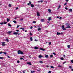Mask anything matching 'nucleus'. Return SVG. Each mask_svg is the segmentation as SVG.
Masks as SVG:
<instances>
[{"mask_svg":"<svg viewBox=\"0 0 73 73\" xmlns=\"http://www.w3.org/2000/svg\"><path fill=\"white\" fill-rule=\"evenodd\" d=\"M18 54H24V53L21 50H19L18 51Z\"/></svg>","mask_w":73,"mask_h":73,"instance_id":"obj_1","label":"nucleus"},{"mask_svg":"<svg viewBox=\"0 0 73 73\" xmlns=\"http://www.w3.org/2000/svg\"><path fill=\"white\" fill-rule=\"evenodd\" d=\"M29 3H30V5H31V8H34L35 6L33 5V4H31V1H29Z\"/></svg>","mask_w":73,"mask_h":73,"instance_id":"obj_2","label":"nucleus"},{"mask_svg":"<svg viewBox=\"0 0 73 73\" xmlns=\"http://www.w3.org/2000/svg\"><path fill=\"white\" fill-rule=\"evenodd\" d=\"M64 25H62V28L63 29V30H66V29L65 28V27H64Z\"/></svg>","mask_w":73,"mask_h":73,"instance_id":"obj_3","label":"nucleus"},{"mask_svg":"<svg viewBox=\"0 0 73 73\" xmlns=\"http://www.w3.org/2000/svg\"><path fill=\"white\" fill-rule=\"evenodd\" d=\"M27 64H28V65H32V64H31V62H27Z\"/></svg>","mask_w":73,"mask_h":73,"instance_id":"obj_4","label":"nucleus"},{"mask_svg":"<svg viewBox=\"0 0 73 73\" xmlns=\"http://www.w3.org/2000/svg\"><path fill=\"white\" fill-rule=\"evenodd\" d=\"M12 32V31H9L7 33H8V34H9V35H10V34H11Z\"/></svg>","mask_w":73,"mask_h":73,"instance_id":"obj_5","label":"nucleus"},{"mask_svg":"<svg viewBox=\"0 0 73 73\" xmlns=\"http://www.w3.org/2000/svg\"><path fill=\"white\" fill-rule=\"evenodd\" d=\"M13 35H17L18 34V33L15 32L13 33Z\"/></svg>","mask_w":73,"mask_h":73,"instance_id":"obj_6","label":"nucleus"},{"mask_svg":"<svg viewBox=\"0 0 73 73\" xmlns=\"http://www.w3.org/2000/svg\"><path fill=\"white\" fill-rule=\"evenodd\" d=\"M40 50H43V51H44L45 50L44 49V48H40Z\"/></svg>","mask_w":73,"mask_h":73,"instance_id":"obj_7","label":"nucleus"},{"mask_svg":"<svg viewBox=\"0 0 73 73\" xmlns=\"http://www.w3.org/2000/svg\"><path fill=\"white\" fill-rule=\"evenodd\" d=\"M65 25H66V26H69L70 25V24L68 23H66L65 24Z\"/></svg>","mask_w":73,"mask_h":73,"instance_id":"obj_8","label":"nucleus"},{"mask_svg":"<svg viewBox=\"0 0 73 73\" xmlns=\"http://www.w3.org/2000/svg\"><path fill=\"white\" fill-rule=\"evenodd\" d=\"M37 14L38 16H40V13H39L37 12Z\"/></svg>","mask_w":73,"mask_h":73,"instance_id":"obj_9","label":"nucleus"},{"mask_svg":"<svg viewBox=\"0 0 73 73\" xmlns=\"http://www.w3.org/2000/svg\"><path fill=\"white\" fill-rule=\"evenodd\" d=\"M38 57L39 58H41L42 57H43V56L41 55H40L38 56Z\"/></svg>","mask_w":73,"mask_h":73,"instance_id":"obj_10","label":"nucleus"},{"mask_svg":"<svg viewBox=\"0 0 73 73\" xmlns=\"http://www.w3.org/2000/svg\"><path fill=\"white\" fill-rule=\"evenodd\" d=\"M7 22H9V20H10V19H9L8 18H7Z\"/></svg>","mask_w":73,"mask_h":73,"instance_id":"obj_11","label":"nucleus"},{"mask_svg":"<svg viewBox=\"0 0 73 73\" xmlns=\"http://www.w3.org/2000/svg\"><path fill=\"white\" fill-rule=\"evenodd\" d=\"M61 35V33H58V32H57V35Z\"/></svg>","mask_w":73,"mask_h":73,"instance_id":"obj_12","label":"nucleus"},{"mask_svg":"<svg viewBox=\"0 0 73 73\" xmlns=\"http://www.w3.org/2000/svg\"><path fill=\"white\" fill-rule=\"evenodd\" d=\"M69 12H72V9H70L69 10Z\"/></svg>","mask_w":73,"mask_h":73,"instance_id":"obj_13","label":"nucleus"},{"mask_svg":"<svg viewBox=\"0 0 73 73\" xmlns=\"http://www.w3.org/2000/svg\"><path fill=\"white\" fill-rule=\"evenodd\" d=\"M30 39L31 40V41H32L33 40V38H32V37H31Z\"/></svg>","mask_w":73,"mask_h":73,"instance_id":"obj_14","label":"nucleus"},{"mask_svg":"<svg viewBox=\"0 0 73 73\" xmlns=\"http://www.w3.org/2000/svg\"><path fill=\"white\" fill-rule=\"evenodd\" d=\"M3 24H6L7 23V22L4 21L3 22Z\"/></svg>","mask_w":73,"mask_h":73,"instance_id":"obj_15","label":"nucleus"},{"mask_svg":"<svg viewBox=\"0 0 73 73\" xmlns=\"http://www.w3.org/2000/svg\"><path fill=\"white\" fill-rule=\"evenodd\" d=\"M51 17H49L48 18V21H50V20H51Z\"/></svg>","mask_w":73,"mask_h":73,"instance_id":"obj_16","label":"nucleus"},{"mask_svg":"<svg viewBox=\"0 0 73 73\" xmlns=\"http://www.w3.org/2000/svg\"><path fill=\"white\" fill-rule=\"evenodd\" d=\"M34 49H38V47L35 46V47Z\"/></svg>","mask_w":73,"mask_h":73,"instance_id":"obj_17","label":"nucleus"},{"mask_svg":"<svg viewBox=\"0 0 73 73\" xmlns=\"http://www.w3.org/2000/svg\"><path fill=\"white\" fill-rule=\"evenodd\" d=\"M42 2H43V1L42 0V1H38V3H42Z\"/></svg>","mask_w":73,"mask_h":73,"instance_id":"obj_18","label":"nucleus"},{"mask_svg":"<svg viewBox=\"0 0 73 73\" xmlns=\"http://www.w3.org/2000/svg\"><path fill=\"white\" fill-rule=\"evenodd\" d=\"M36 21H33V24H36Z\"/></svg>","mask_w":73,"mask_h":73,"instance_id":"obj_19","label":"nucleus"},{"mask_svg":"<svg viewBox=\"0 0 73 73\" xmlns=\"http://www.w3.org/2000/svg\"><path fill=\"white\" fill-rule=\"evenodd\" d=\"M70 26H68L66 27V28H70Z\"/></svg>","mask_w":73,"mask_h":73,"instance_id":"obj_20","label":"nucleus"},{"mask_svg":"<svg viewBox=\"0 0 73 73\" xmlns=\"http://www.w3.org/2000/svg\"><path fill=\"white\" fill-rule=\"evenodd\" d=\"M45 57H46V58H48V55H46V56H45Z\"/></svg>","mask_w":73,"mask_h":73,"instance_id":"obj_21","label":"nucleus"},{"mask_svg":"<svg viewBox=\"0 0 73 73\" xmlns=\"http://www.w3.org/2000/svg\"><path fill=\"white\" fill-rule=\"evenodd\" d=\"M13 23H14L15 24H16V23H17V22L16 21H13Z\"/></svg>","mask_w":73,"mask_h":73,"instance_id":"obj_22","label":"nucleus"},{"mask_svg":"<svg viewBox=\"0 0 73 73\" xmlns=\"http://www.w3.org/2000/svg\"><path fill=\"white\" fill-rule=\"evenodd\" d=\"M41 28H38V31H41Z\"/></svg>","mask_w":73,"mask_h":73,"instance_id":"obj_23","label":"nucleus"},{"mask_svg":"<svg viewBox=\"0 0 73 73\" xmlns=\"http://www.w3.org/2000/svg\"><path fill=\"white\" fill-rule=\"evenodd\" d=\"M67 47L68 48H70V45H68L67 46Z\"/></svg>","mask_w":73,"mask_h":73,"instance_id":"obj_24","label":"nucleus"},{"mask_svg":"<svg viewBox=\"0 0 73 73\" xmlns=\"http://www.w3.org/2000/svg\"><path fill=\"white\" fill-rule=\"evenodd\" d=\"M8 25L9 27H11V25L10 23H8Z\"/></svg>","mask_w":73,"mask_h":73,"instance_id":"obj_25","label":"nucleus"},{"mask_svg":"<svg viewBox=\"0 0 73 73\" xmlns=\"http://www.w3.org/2000/svg\"><path fill=\"white\" fill-rule=\"evenodd\" d=\"M39 62L41 64H42L43 63V62H42V61H40Z\"/></svg>","mask_w":73,"mask_h":73,"instance_id":"obj_26","label":"nucleus"},{"mask_svg":"<svg viewBox=\"0 0 73 73\" xmlns=\"http://www.w3.org/2000/svg\"><path fill=\"white\" fill-rule=\"evenodd\" d=\"M52 54L54 55V56H56V53L55 52H53L52 53Z\"/></svg>","mask_w":73,"mask_h":73,"instance_id":"obj_27","label":"nucleus"},{"mask_svg":"<svg viewBox=\"0 0 73 73\" xmlns=\"http://www.w3.org/2000/svg\"><path fill=\"white\" fill-rule=\"evenodd\" d=\"M48 12H51V10L50 9H49L48 10Z\"/></svg>","mask_w":73,"mask_h":73,"instance_id":"obj_28","label":"nucleus"},{"mask_svg":"<svg viewBox=\"0 0 73 73\" xmlns=\"http://www.w3.org/2000/svg\"><path fill=\"white\" fill-rule=\"evenodd\" d=\"M44 19H41V22H44Z\"/></svg>","mask_w":73,"mask_h":73,"instance_id":"obj_29","label":"nucleus"},{"mask_svg":"<svg viewBox=\"0 0 73 73\" xmlns=\"http://www.w3.org/2000/svg\"><path fill=\"white\" fill-rule=\"evenodd\" d=\"M31 73H35V71H31Z\"/></svg>","mask_w":73,"mask_h":73,"instance_id":"obj_30","label":"nucleus"},{"mask_svg":"<svg viewBox=\"0 0 73 73\" xmlns=\"http://www.w3.org/2000/svg\"><path fill=\"white\" fill-rule=\"evenodd\" d=\"M60 59L61 60H64V58L62 57L60 58Z\"/></svg>","mask_w":73,"mask_h":73,"instance_id":"obj_31","label":"nucleus"},{"mask_svg":"<svg viewBox=\"0 0 73 73\" xmlns=\"http://www.w3.org/2000/svg\"><path fill=\"white\" fill-rule=\"evenodd\" d=\"M53 57V55H50V57H51V58H52V57Z\"/></svg>","mask_w":73,"mask_h":73,"instance_id":"obj_32","label":"nucleus"},{"mask_svg":"<svg viewBox=\"0 0 73 73\" xmlns=\"http://www.w3.org/2000/svg\"><path fill=\"white\" fill-rule=\"evenodd\" d=\"M30 36H32V35H33V34H32V33H30Z\"/></svg>","mask_w":73,"mask_h":73,"instance_id":"obj_33","label":"nucleus"},{"mask_svg":"<svg viewBox=\"0 0 73 73\" xmlns=\"http://www.w3.org/2000/svg\"><path fill=\"white\" fill-rule=\"evenodd\" d=\"M5 41L7 42H9V40L8 39H7Z\"/></svg>","mask_w":73,"mask_h":73,"instance_id":"obj_34","label":"nucleus"},{"mask_svg":"<svg viewBox=\"0 0 73 73\" xmlns=\"http://www.w3.org/2000/svg\"><path fill=\"white\" fill-rule=\"evenodd\" d=\"M0 24H1V25H3V24H4V23L3 22H2L1 23H0Z\"/></svg>","mask_w":73,"mask_h":73,"instance_id":"obj_35","label":"nucleus"},{"mask_svg":"<svg viewBox=\"0 0 73 73\" xmlns=\"http://www.w3.org/2000/svg\"><path fill=\"white\" fill-rule=\"evenodd\" d=\"M51 68H52V69H54V67L53 66H51Z\"/></svg>","mask_w":73,"mask_h":73,"instance_id":"obj_36","label":"nucleus"},{"mask_svg":"<svg viewBox=\"0 0 73 73\" xmlns=\"http://www.w3.org/2000/svg\"><path fill=\"white\" fill-rule=\"evenodd\" d=\"M58 68H61V67H62V66L60 65H58Z\"/></svg>","mask_w":73,"mask_h":73,"instance_id":"obj_37","label":"nucleus"},{"mask_svg":"<svg viewBox=\"0 0 73 73\" xmlns=\"http://www.w3.org/2000/svg\"><path fill=\"white\" fill-rule=\"evenodd\" d=\"M3 53L5 54H7V52H3Z\"/></svg>","mask_w":73,"mask_h":73,"instance_id":"obj_38","label":"nucleus"},{"mask_svg":"<svg viewBox=\"0 0 73 73\" xmlns=\"http://www.w3.org/2000/svg\"><path fill=\"white\" fill-rule=\"evenodd\" d=\"M61 6H60V5L58 8V9H59V8H60V7H61Z\"/></svg>","mask_w":73,"mask_h":73,"instance_id":"obj_39","label":"nucleus"},{"mask_svg":"<svg viewBox=\"0 0 73 73\" xmlns=\"http://www.w3.org/2000/svg\"><path fill=\"white\" fill-rule=\"evenodd\" d=\"M23 27L22 28H20V29H22V30H23V29H24Z\"/></svg>","mask_w":73,"mask_h":73,"instance_id":"obj_40","label":"nucleus"},{"mask_svg":"<svg viewBox=\"0 0 73 73\" xmlns=\"http://www.w3.org/2000/svg\"><path fill=\"white\" fill-rule=\"evenodd\" d=\"M69 68H70V69H72V66H69Z\"/></svg>","mask_w":73,"mask_h":73,"instance_id":"obj_41","label":"nucleus"},{"mask_svg":"<svg viewBox=\"0 0 73 73\" xmlns=\"http://www.w3.org/2000/svg\"><path fill=\"white\" fill-rule=\"evenodd\" d=\"M66 61H65L64 62L63 64V65H64V64H65V63H66Z\"/></svg>","mask_w":73,"mask_h":73,"instance_id":"obj_42","label":"nucleus"},{"mask_svg":"<svg viewBox=\"0 0 73 73\" xmlns=\"http://www.w3.org/2000/svg\"><path fill=\"white\" fill-rule=\"evenodd\" d=\"M51 43H52L51 42H49V45H51Z\"/></svg>","mask_w":73,"mask_h":73,"instance_id":"obj_43","label":"nucleus"},{"mask_svg":"<svg viewBox=\"0 0 73 73\" xmlns=\"http://www.w3.org/2000/svg\"><path fill=\"white\" fill-rule=\"evenodd\" d=\"M9 7H11V5L10 4H9Z\"/></svg>","mask_w":73,"mask_h":73,"instance_id":"obj_44","label":"nucleus"},{"mask_svg":"<svg viewBox=\"0 0 73 73\" xmlns=\"http://www.w3.org/2000/svg\"><path fill=\"white\" fill-rule=\"evenodd\" d=\"M19 27H20V26H19V25H17V27H16V28H19Z\"/></svg>","mask_w":73,"mask_h":73,"instance_id":"obj_45","label":"nucleus"},{"mask_svg":"<svg viewBox=\"0 0 73 73\" xmlns=\"http://www.w3.org/2000/svg\"><path fill=\"white\" fill-rule=\"evenodd\" d=\"M3 53V52L1 51L0 52V54H1V53Z\"/></svg>","mask_w":73,"mask_h":73,"instance_id":"obj_46","label":"nucleus"},{"mask_svg":"<svg viewBox=\"0 0 73 73\" xmlns=\"http://www.w3.org/2000/svg\"><path fill=\"white\" fill-rule=\"evenodd\" d=\"M17 63H20V61H19V60H18V61H17Z\"/></svg>","mask_w":73,"mask_h":73,"instance_id":"obj_47","label":"nucleus"},{"mask_svg":"<svg viewBox=\"0 0 73 73\" xmlns=\"http://www.w3.org/2000/svg\"><path fill=\"white\" fill-rule=\"evenodd\" d=\"M67 4V3H66L64 5H66Z\"/></svg>","mask_w":73,"mask_h":73,"instance_id":"obj_48","label":"nucleus"},{"mask_svg":"<svg viewBox=\"0 0 73 73\" xmlns=\"http://www.w3.org/2000/svg\"><path fill=\"white\" fill-rule=\"evenodd\" d=\"M0 59H3V57H0Z\"/></svg>","mask_w":73,"mask_h":73,"instance_id":"obj_49","label":"nucleus"},{"mask_svg":"<svg viewBox=\"0 0 73 73\" xmlns=\"http://www.w3.org/2000/svg\"><path fill=\"white\" fill-rule=\"evenodd\" d=\"M2 46H5V44H2Z\"/></svg>","mask_w":73,"mask_h":73,"instance_id":"obj_50","label":"nucleus"},{"mask_svg":"<svg viewBox=\"0 0 73 73\" xmlns=\"http://www.w3.org/2000/svg\"><path fill=\"white\" fill-rule=\"evenodd\" d=\"M17 32H20V31H19V30H17L16 31Z\"/></svg>","mask_w":73,"mask_h":73,"instance_id":"obj_51","label":"nucleus"},{"mask_svg":"<svg viewBox=\"0 0 73 73\" xmlns=\"http://www.w3.org/2000/svg\"><path fill=\"white\" fill-rule=\"evenodd\" d=\"M71 62H72V63H73V60H71Z\"/></svg>","mask_w":73,"mask_h":73,"instance_id":"obj_52","label":"nucleus"},{"mask_svg":"<svg viewBox=\"0 0 73 73\" xmlns=\"http://www.w3.org/2000/svg\"><path fill=\"white\" fill-rule=\"evenodd\" d=\"M23 58H20V60H23Z\"/></svg>","mask_w":73,"mask_h":73,"instance_id":"obj_53","label":"nucleus"},{"mask_svg":"<svg viewBox=\"0 0 73 73\" xmlns=\"http://www.w3.org/2000/svg\"><path fill=\"white\" fill-rule=\"evenodd\" d=\"M65 9H66V10H68V8L67 7H65Z\"/></svg>","mask_w":73,"mask_h":73,"instance_id":"obj_54","label":"nucleus"},{"mask_svg":"<svg viewBox=\"0 0 73 73\" xmlns=\"http://www.w3.org/2000/svg\"><path fill=\"white\" fill-rule=\"evenodd\" d=\"M30 4V3H28V4H27V5H29Z\"/></svg>","mask_w":73,"mask_h":73,"instance_id":"obj_55","label":"nucleus"},{"mask_svg":"<svg viewBox=\"0 0 73 73\" xmlns=\"http://www.w3.org/2000/svg\"><path fill=\"white\" fill-rule=\"evenodd\" d=\"M23 20V19H20L21 21H22Z\"/></svg>","mask_w":73,"mask_h":73,"instance_id":"obj_56","label":"nucleus"},{"mask_svg":"<svg viewBox=\"0 0 73 73\" xmlns=\"http://www.w3.org/2000/svg\"><path fill=\"white\" fill-rule=\"evenodd\" d=\"M61 19H62V17H60L59 18V19L60 20H61Z\"/></svg>","mask_w":73,"mask_h":73,"instance_id":"obj_57","label":"nucleus"},{"mask_svg":"<svg viewBox=\"0 0 73 73\" xmlns=\"http://www.w3.org/2000/svg\"><path fill=\"white\" fill-rule=\"evenodd\" d=\"M33 28V27H30V29H32Z\"/></svg>","mask_w":73,"mask_h":73,"instance_id":"obj_58","label":"nucleus"},{"mask_svg":"<svg viewBox=\"0 0 73 73\" xmlns=\"http://www.w3.org/2000/svg\"><path fill=\"white\" fill-rule=\"evenodd\" d=\"M8 58H10V57L9 56H7Z\"/></svg>","mask_w":73,"mask_h":73,"instance_id":"obj_59","label":"nucleus"},{"mask_svg":"<svg viewBox=\"0 0 73 73\" xmlns=\"http://www.w3.org/2000/svg\"><path fill=\"white\" fill-rule=\"evenodd\" d=\"M48 73H51V71H49Z\"/></svg>","mask_w":73,"mask_h":73,"instance_id":"obj_60","label":"nucleus"},{"mask_svg":"<svg viewBox=\"0 0 73 73\" xmlns=\"http://www.w3.org/2000/svg\"><path fill=\"white\" fill-rule=\"evenodd\" d=\"M19 9V8H18V7L16 8V9Z\"/></svg>","mask_w":73,"mask_h":73,"instance_id":"obj_61","label":"nucleus"},{"mask_svg":"<svg viewBox=\"0 0 73 73\" xmlns=\"http://www.w3.org/2000/svg\"><path fill=\"white\" fill-rule=\"evenodd\" d=\"M3 44H5V42H2Z\"/></svg>","mask_w":73,"mask_h":73,"instance_id":"obj_62","label":"nucleus"},{"mask_svg":"<svg viewBox=\"0 0 73 73\" xmlns=\"http://www.w3.org/2000/svg\"><path fill=\"white\" fill-rule=\"evenodd\" d=\"M66 1H69V0H66Z\"/></svg>","mask_w":73,"mask_h":73,"instance_id":"obj_63","label":"nucleus"},{"mask_svg":"<svg viewBox=\"0 0 73 73\" xmlns=\"http://www.w3.org/2000/svg\"><path fill=\"white\" fill-rule=\"evenodd\" d=\"M72 71H73V69H71Z\"/></svg>","mask_w":73,"mask_h":73,"instance_id":"obj_64","label":"nucleus"}]
</instances>
